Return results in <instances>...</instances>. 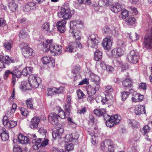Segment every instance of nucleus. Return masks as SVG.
<instances>
[{"mask_svg":"<svg viewBox=\"0 0 152 152\" xmlns=\"http://www.w3.org/2000/svg\"><path fill=\"white\" fill-rule=\"evenodd\" d=\"M53 40L50 39H46L42 43V50L47 52L50 51L53 55H59L62 53V46L61 45L53 43Z\"/></svg>","mask_w":152,"mask_h":152,"instance_id":"1","label":"nucleus"},{"mask_svg":"<svg viewBox=\"0 0 152 152\" xmlns=\"http://www.w3.org/2000/svg\"><path fill=\"white\" fill-rule=\"evenodd\" d=\"M103 115L106 126L110 127H113L114 125H116L118 124L121 119V117L117 115L110 116L107 114L106 113Z\"/></svg>","mask_w":152,"mask_h":152,"instance_id":"2","label":"nucleus"},{"mask_svg":"<svg viewBox=\"0 0 152 152\" xmlns=\"http://www.w3.org/2000/svg\"><path fill=\"white\" fill-rule=\"evenodd\" d=\"M74 13L73 10H70L69 4H66L61 7V11L58 13V15L59 18H62L66 20L70 18Z\"/></svg>","mask_w":152,"mask_h":152,"instance_id":"3","label":"nucleus"},{"mask_svg":"<svg viewBox=\"0 0 152 152\" xmlns=\"http://www.w3.org/2000/svg\"><path fill=\"white\" fill-rule=\"evenodd\" d=\"M101 148L105 152H113L114 150V145L110 140H106L101 143Z\"/></svg>","mask_w":152,"mask_h":152,"instance_id":"4","label":"nucleus"},{"mask_svg":"<svg viewBox=\"0 0 152 152\" xmlns=\"http://www.w3.org/2000/svg\"><path fill=\"white\" fill-rule=\"evenodd\" d=\"M99 41V38L96 34H91L88 37L87 41L88 46L91 48H96Z\"/></svg>","mask_w":152,"mask_h":152,"instance_id":"5","label":"nucleus"},{"mask_svg":"<svg viewBox=\"0 0 152 152\" xmlns=\"http://www.w3.org/2000/svg\"><path fill=\"white\" fill-rule=\"evenodd\" d=\"M41 81L40 78L36 75L32 74L29 76L28 82L32 88H38Z\"/></svg>","mask_w":152,"mask_h":152,"instance_id":"6","label":"nucleus"},{"mask_svg":"<svg viewBox=\"0 0 152 152\" xmlns=\"http://www.w3.org/2000/svg\"><path fill=\"white\" fill-rule=\"evenodd\" d=\"M127 58L129 62L133 64H136L140 58L138 51L134 50L131 51L128 55Z\"/></svg>","mask_w":152,"mask_h":152,"instance_id":"7","label":"nucleus"},{"mask_svg":"<svg viewBox=\"0 0 152 152\" xmlns=\"http://www.w3.org/2000/svg\"><path fill=\"white\" fill-rule=\"evenodd\" d=\"M143 44L147 49H152V27L151 32L146 34L144 37Z\"/></svg>","mask_w":152,"mask_h":152,"instance_id":"8","label":"nucleus"},{"mask_svg":"<svg viewBox=\"0 0 152 152\" xmlns=\"http://www.w3.org/2000/svg\"><path fill=\"white\" fill-rule=\"evenodd\" d=\"M3 123L6 127L9 128H13L16 126V121L12 120L9 121L8 118L7 116H4L2 119Z\"/></svg>","mask_w":152,"mask_h":152,"instance_id":"9","label":"nucleus"},{"mask_svg":"<svg viewBox=\"0 0 152 152\" xmlns=\"http://www.w3.org/2000/svg\"><path fill=\"white\" fill-rule=\"evenodd\" d=\"M77 47L80 49L82 48V45L79 42H72L66 48V50L67 52L72 53L74 52V50L76 51L75 49Z\"/></svg>","mask_w":152,"mask_h":152,"instance_id":"10","label":"nucleus"},{"mask_svg":"<svg viewBox=\"0 0 152 152\" xmlns=\"http://www.w3.org/2000/svg\"><path fill=\"white\" fill-rule=\"evenodd\" d=\"M37 7L38 6L35 3L28 2L23 7V10L26 12L35 10Z\"/></svg>","mask_w":152,"mask_h":152,"instance_id":"11","label":"nucleus"},{"mask_svg":"<svg viewBox=\"0 0 152 152\" xmlns=\"http://www.w3.org/2000/svg\"><path fill=\"white\" fill-rule=\"evenodd\" d=\"M64 90V88L62 87L59 88H48L47 89V94L48 96H52L54 94H59L62 92Z\"/></svg>","mask_w":152,"mask_h":152,"instance_id":"12","label":"nucleus"},{"mask_svg":"<svg viewBox=\"0 0 152 152\" xmlns=\"http://www.w3.org/2000/svg\"><path fill=\"white\" fill-rule=\"evenodd\" d=\"M79 136V134L77 133H76L67 135L65 137V139L67 140H68L69 141L72 142L75 144L76 145L78 143V139Z\"/></svg>","mask_w":152,"mask_h":152,"instance_id":"13","label":"nucleus"},{"mask_svg":"<svg viewBox=\"0 0 152 152\" xmlns=\"http://www.w3.org/2000/svg\"><path fill=\"white\" fill-rule=\"evenodd\" d=\"M71 96L69 95L67 96V100L64 103V108L65 112L68 113L66 114L69 116L71 110V104L70 102Z\"/></svg>","mask_w":152,"mask_h":152,"instance_id":"14","label":"nucleus"},{"mask_svg":"<svg viewBox=\"0 0 152 152\" xmlns=\"http://www.w3.org/2000/svg\"><path fill=\"white\" fill-rule=\"evenodd\" d=\"M100 87L93 85V86H88L86 88L87 94L88 95L94 96L96 91L99 90Z\"/></svg>","mask_w":152,"mask_h":152,"instance_id":"15","label":"nucleus"},{"mask_svg":"<svg viewBox=\"0 0 152 152\" xmlns=\"http://www.w3.org/2000/svg\"><path fill=\"white\" fill-rule=\"evenodd\" d=\"M59 119L57 113H52L48 116V120L51 124L53 125H56L58 122V119Z\"/></svg>","mask_w":152,"mask_h":152,"instance_id":"16","label":"nucleus"},{"mask_svg":"<svg viewBox=\"0 0 152 152\" xmlns=\"http://www.w3.org/2000/svg\"><path fill=\"white\" fill-rule=\"evenodd\" d=\"M70 28L69 32L72 34V35L76 40L80 39L81 37V34L80 32L77 30L76 28H75L74 27Z\"/></svg>","mask_w":152,"mask_h":152,"instance_id":"17","label":"nucleus"},{"mask_svg":"<svg viewBox=\"0 0 152 152\" xmlns=\"http://www.w3.org/2000/svg\"><path fill=\"white\" fill-rule=\"evenodd\" d=\"M66 22L65 20H62L61 21L58 22L56 25L58 31L61 33H63L65 30V25Z\"/></svg>","mask_w":152,"mask_h":152,"instance_id":"18","label":"nucleus"},{"mask_svg":"<svg viewBox=\"0 0 152 152\" xmlns=\"http://www.w3.org/2000/svg\"><path fill=\"white\" fill-rule=\"evenodd\" d=\"M42 61L44 64H50L53 66L55 65L54 60L50 56H45L43 57Z\"/></svg>","mask_w":152,"mask_h":152,"instance_id":"19","label":"nucleus"},{"mask_svg":"<svg viewBox=\"0 0 152 152\" xmlns=\"http://www.w3.org/2000/svg\"><path fill=\"white\" fill-rule=\"evenodd\" d=\"M40 119L39 117H34L31 119L29 124V127L31 129H34L38 127Z\"/></svg>","mask_w":152,"mask_h":152,"instance_id":"20","label":"nucleus"},{"mask_svg":"<svg viewBox=\"0 0 152 152\" xmlns=\"http://www.w3.org/2000/svg\"><path fill=\"white\" fill-rule=\"evenodd\" d=\"M124 53V50L121 48H115L111 51V53L113 56L115 57L121 56Z\"/></svg>","mask_w":152,"mask_h":152,"instance_id":"21","label":"nucleus"},{"mask_svg":"<svg viewBox=\"0 0 152 152\" xmlns=\"http://www.w3.org/2000/svg\"><path fill=\"white\" fill-rule=\"evenodd\" d=\"M54 28L53 25L50 26L49 23L46 22L44 23L42 26V30L43 31H45L47 32H52Z\"/></svg>","mask_w":152,"mask_h":152,"instance_id":"22","label":"nucleus"},{"mask_svg":"<svg viewBox=\"0 0 152 152\" xmlns=\"http://www.w3.org/2000/svg\"><path fill=\"white\" fill-rule=\"evenodd\" d=\"M112 42L110 38H105L103 41L102 45L105 49L109 50L112 46Z\"/></svg>","mask_w":152,"mask_h":152,"instance_id":"23","label":"nucleus"},{"mask_svg":"<svg viewBox=\"0 0 152 152\" xmlns=\"http://www.w3.org/2000/svg\"><path fill=\"white\" fill-rule=\"evenodd\" d=\"M33 50L30 48H26L22 50L23 55L26 58H31L33 55Z\"/></svg>","mask_w":152,"mask_h":152,"instance_id":"24","label":"nucleus"},{"mask_svg":"<svg viewBox=\"0 0 152 152\" xmlns=\"http://www.w3.org/2000/svg\"><path fill=\"white\" fill-rule=\"evenodd\" d=\"M18 142L22 144H26L30 143V141L28 138L23 135L22 134H20L18 137Z\"/></svg>","mask_w":152,"mask_h":152,"instance_id":"25","label":"nucleus"},{"mask_svg":"<svg viewBox=\"0 0 152 152\" xmlns=\"http://www.w3.org/2000/svg\"><path fill=\"white\" fill-rule=\"evenodd\" d=\"M90 77L93 83L96 85V86L100 87V78L98 75L94 74H91L90 75Z\"/></svg>","mask_w":152,"mask_h":152,"instance_id":"26","label":"nucleus"},{"mask_svg":"<svg viewBox=\"0 0 152 152\" xmlns=\"http://www.w3.org/2000/svg\"><path fill=\"white\" fill-rule=\"evenodd\" d=\"M63 131V129L62 128H60L54 131L52 134L53 138L54 139L56 138H61Z\"/></svg>","mask_w":152,"mask_h":152,"instance_id":"27","label":"nucleus"},{"mask_svg":"<svg viewBox=\"0 0 152 152\" xmlns=\"http://www.w3.org/2000/svg\"><path fill=\"white\" fill-rule=\"evenodd\" d=\"M134 112L137 115L145 113V106L144 105H140L137 107L134 110Z\"/></svg>","mask_w":152,"mask_h":152,"instance_id":"28","label":"nucleus"},{"mask_svg":"<svg viewBox=\"0 0 152 152\" xmlns=\"http://www.w3.org/2000/svg\"><path fill=\"white\" fill-rule=\"evenodd\" d=\"M33 139L32 140V143L33 144H37L38 145H41L43 141H44L45 139V137H44L37 138L36 136L34 134H33Z\"/></svg>","mask_w":152,"mask_h":152,"instance_id":"29","label":"nucleus"},{"mask_svg":"<svg viewBox=\"0 0 152 152\" xmlns=\"http://www.w3.org/2000/svg\"><path fill=\"white\" fill-rule=\"evenodd\" d=\"M110 8L113 12L117 13L121 10L122 7L121 5L118 3H117L114 5H111Z\"/></svg>","mask_w":152,"mask_h":152,"instance_id":"30","label":"nucleus"},{"mask_svg":"<svg viewBox=\"0 0 152 152\" xmlns=\"http://www.w3.org/2000/svg\"><path fill=\"white\" fill-rule=\"evenodd\" d=\"M33 71V68L31 67H26L22 70V74L23 76L30 75Z\"/></svg>","mask_w":152,"mask_h":152,"instance_id":"31","label":"nucleus"},{"mask_svg":"<svg viewBox=\"0 0 152 152\" xmlns=\"http://www.w3.org/2000/svg\"><path fill=\"white\" fill-rule=\"evenodd\" d=\"M2 59L4 63L7 64H10L14 62V59L13 58L9 57L8 56H2Z\"/></svg>","mask_w":152,"mask_h":152,"instance_id":"32","label":"nucleus"},{"mask_svg":"<svg viewBox=\"0 0 152 152\" xmlns=\"http://www.w3.org/2000/svg\"><path fill=\"white\" fill-rule=\"evenodd\" d=\"M56 109L58 110V113L57 114L59 118L64 119L66 117L64 111L62 110L61 107L59 106L56 107Z\"/></svg>","mask_w":152,"mask_h":152,"instance_id":"33","label":"nucleus"},{"mask_svg":"<svg viewBox=\"0 0 152 152\" xmlns=\"http://www.w3.org/2000/svg\"><path fill=\"white\" fill-rule=\"evenodd\" d=\"M94 113L97 116H100L103 115L104 114H105L106 113V111L104 109H96L94 111Z\"/></svg>","mask_w":152,"mask_h":152,"instance_id":"34","label":"nucleus"},{"mask_svg":"<svg viewBox=\"0 0 152 152\" xmlns=\"http://www.w3.org/2000/svg\"><path fill=\"white\" fill-rule=\"evenodd\" d=\"M122 85L124 88L131 87L132 86V82L130 79L126 78L122 81Z\"/></svg>","mask_w":152,"mask_h":152,"instance_id":"35","label":"nucleus"},{"mask_svg":"<svg viewBox=\"0 0 152 152\" xmlns=\"http://www.w3.org/2000/svg\"><path fill=\"white\" fill-rule=\"evenodd\" d=\"M48 139L45 140L44 141H43L41 145H38L37 144H33L34 145L32 146L34 150H37L41 146H45L48 144Z\"/></svg>","mask_w":152,"mask_h":152,"instance_id":"36","label":"nucleus"},{"mask_svg":"<svg viewBox=\"0 0 152 152\" xmlns=\"http://www.w3.org/2000/svg\"><path fill=\"white\" fill-rule=\"evenodd\" d=\"M102 58V53L98 50H96L94 53V58L96 61H98Z\"/></svg>","mask_w":152,"mask_h":152,"instance_id":"37","label":"nucleus"},{"mask_svg":"<svg viewBox=\"0 0 152 152\" xmlns=\"http://www.w3.org/2000/svg\"><path fill=\"white\" fill-rule=\"evenodd\" d=\"M68 140L65 139V142H66L65 144V149L68 151H69L72 150L74 148V146L71 143L67 142Z\"/></svg>","mask_w":152,"mask_h":152,"instance_id":"38","label":"nucleus"},{"mask_svg":"<svg viewBox=\"0 0 152 152\" xmlns=\"http://www.w3.org/2000/svg\"><path fill=\"white\" fill-rule=\"evenodd\" d=\"M8 7L11 11L14 12L16 10L18 7V5L12 1H11L9 3Z\"/></svg>","mask_w":152,"mask_h":152,"instance_id":"39","label":"nucleus"},{"mask_svg":"<svg viewBox=\"0 0 152 152\" xmlns=\"http://www.w3.org/2000/svg\"><path fill=\"white\" fill-rule=\"evenodd\" d=\"M3 46L7 50H10L12 48V42L11 41L5 42L3 44Z\"/></svg>","mask_w":152,"mask_h":152,"instance_id":"40","label":"nucleus"},{"mask_svg":"<svg viewBox=\"0 0 152 152\" xmlns=\"http://www.w3.org/2000/svg\"><path fill=\"white\" fill-rule=\"evenodd\" d=\"M83 23L80 20H75L73 21L72 22L70 23V28H76V26L77 25H82Z\"/></svg>","mask_w":152,"mask_h":152,"instance_id":"41","label":"nucleus"},{"mask_svg":"<svg viewBox=\"0 0 152 152\" xmlns=\"http://www.w3.org/2000/svg\"><path fill=\"white\" fill-rule=\"evenodd\" d=\"M12 76L17 78L20 77L22 74V72L19 71L17 69H15L12 71Z\"/></svg>","mask_w":152,"mask_h":152,"instance_id":"42","label":"nucleus"},{"mask_svg":"<svg viewBox=\"0 0 152 152\" xmlns=\"http://www.w3.org/2000/svg\"><path fill=\"white\" fill-rule=\"evenodd\" d=\"M113 0H100L99 2L104 6L110 5L113 2Z\"/></svg>","mask_w":152,"mask_h":152,"instance_id":"43","label":"nucleus"},{"mask_svg":"<svg viewBox=\"0 0 152 152\" xmlns=\"http://www.w3.org/2000/svg\"><path fill=\"white\" fill-rule=\"evenodd\" d=\"M150 129V127L148 125H146L144 126L143 128L140 129V131L141 132L142 134L145 135L148 133Z\"/></svg>","mask_w":152,"mask_h":152,"instance_id":"44","label":"nucleus"},{"mask_svg":"<svg viewBox=\"0 0 152 152\" xmlns=\"http://www.w3.org/2000/svg\"><path fill=\"white\" fill-rule=\"evenodd\" d=\"M136 21L135 18L132 17H129L126 20L127 24L128 25H132L134 24Z\"/></svg>","mask_w":152,"mask_h":152,"instance_id":"45","label":"nucleus"},{"mask_svg":"<svg viewBox=\"0 0 152 152\" xmlns=\"http://www.w3.org/2000/svg\"><path fill=\"white\" fill-rule=\"evenodd\" d=\"M128 11L126 10H122L121 14L119 15V17L123 19H124L128 17Z\"/></svg>","mask_w":152,"mask_h":152,"instance_id":"46","label":"nucleus"},{"mask_svg":"<svg viewBox=\"0 0 152 152\" xmlns=\"http://www.w3.org/2000/svg\"><path fill=\"white\" fill-rule=\"evenodd\" d=\"M98 98H99L101 100V102L103 104H108L109 103V99H108L107 97H103L100 96L96 97V100Z\"/></svg>","mask_w":152,"mask_h":152,"instance_id":"47","label":"nucleus"},{"mask_svg":"<svg viewBox=\"0 0 152 152\" xmlns=\"http://www.w3.org/2000/svg\"><path fill=\"white\" fill-rule=\"evenodd\" d=\"M77 93L79 99H83L86 97V95L80 89L78 90Z\"/></svg>","mask_w":152,"mask_h":152,"instance_id":"48","label":"nucleus"},{"mask_svg":"<svg viewBox=\"0 0 152 152\" xmlns=\"http://www.w3.org/2000/svg\"><path fill=\"white\" fill-rule=\"evenodd\" d=\"M22 86L23 88L29 90L30 87H31L29 82L28 83L27 81H24L22 82L21 83Z\"/></svg>","mask_w":152,"mask_h":152,"instance_id":"49","label":"nucleus"},{"mask_svg":"<svg viewBox=\"0 0 152 152\" xmlns=\"http://www.w3.org/2000/svg\"><path fill=\"white\" fill-rule=\"evenodd\" d=\"M27 33L24 29L21 30L19 34V37L20 38H24L27 35Z\"/></svg>","mask_w":152,"mask_h":152,"instance_id":"50","label":"nucleus"},{"mask_svg":"<svg viewBox=\"0 0 152 152\" xmlns=\"http://www.w3.org/2000/svg\"><path fill=\"white\" fill-rule=\"evenodd\" d=\"M10 74L12 75V71L9 70H6L3 75L4 79L5 80H7L9 75Z\"/></svg>","mask_w":152,"mask_h":152,"instance_id":"51","label":"nucleus"},{"mask_svg":"<svg viewBox=\"0 0 152 152\" xmlns=\"http://www.w3.org/2000/svg\"><path fill=\"white\" fill-rule=\"evenodd\" d=\"M1 137L2 140L3 141L7 140L9 138L8 132V131L5 132L4 134H1L0 136Z\"/></svg>","mask_w":152,"mask_h":152,"instance_id":"52","label":"nucleus"},{"mask_svg":"<svg viewBox=\"0 0 152 152\" xmlns=\"http://www.w3.org/2000/svg\"><path fill=\"white\" fill-rule=\"evenodd\" d=\"M26 102L27 107L28 108L32 109L33 108V105L31 101V99H28L26 100Z\"/></svg>","mask_w":152,"mask_h":152,"instance_id":"53","label":"nucleus"},{"mask_svg":"<svg viewBox=\"0 0 152 152\" xmlns=\"http://www.w3.org/2000/svg\"><path fill=\"white\" fill-rule=\"evenodd\" d=\"M20 111L21 114L25 116H26L28 115V113L27 109H25L23 107L20 108Z\"/></svg>","mask_w":152,"mask_h":152,"instance_id":"54","label":"nucleus"},{"mask_svg":"<svg viewBox=\"0 0 152 152\" xmlns=\"http://www.w3.org/2000/svg\"><path fill=\"white\" fill-rule=\"evenodd\" d=\"M129 36V38L132 41L137 40L139 38V35L136 33H135L133 36H131L130 34H128Z\"/></svg>","mask_w":152,"mask_h":152,"instance_id":"55","label":"nucleus"},{"mask_svg":"<svg viewBox=\"0 0 152 152\" xmlns=\"http://www.w3.org/2000/svg\"><path fill=\"white\" fill-rule=\"evenodd\" d=\"M129 92L127 91H124L122 93V99L123 101L125 100L129 95Z\"/></svg>","mask_w":152,"mask_h":152,"instance_id":"56","label":"nucleus"},{"mask_svg":"<svg viewBox=\"0 0 152 152\" xmlns=\"http://www.w3.org/2000/svg\"><path fill=\"white\" fill-rule=\"evenodd\" d=\"M38 132L40 134L42 135L43 136V137H45L47 132V130L46 129H44L43 128H41L39 130Z\"/></svg>","mask_w":152,"mask_h":152,"instance_id":"57","label":"nucleus"},{"mask_svg":"<svg viewBox=\"0 0 152 152\" xmlns=\"http://www.w3.org/2000/svg\"><path fill=\"white\" fill-rule=\"evenodd\" d=\"M132 99L133 102H139V93H136L132 97Z\"/></svg>","mask_w":152,"mask_h":152,"instance_id":"58","label":"nucleus"},{"mask_svg":"<svg viewBox=\"0 0 152 152\" xmlns=\"http://www.w3.org/2000/svg\"><path fill=\"white\" fill-rule=\"evenodd\" d=\"M20 47L22 51L23 49H25L26 48H29L28 47L27 44L24 42H23L20 43Z\"/></svg>","mask_w":152,"mask_h":152,"instance_id":"59","label":"nucleus"},{"mask_svg":"<svg viewBox=\"0 0 152 152\" xmlns=\"http://www.w3.org/2000/svg\"><path fill=\"white\" fill-rule=\"evenodd\" d=\"M105 91L109 93L113 91V89L111 86H108L105 88Z\"/></svg>","mask_w":152,"mask_h":152,"instance_id":"60","label":"nucleus"},{"mask_svg":"<svg viewBox=\"0 0 152 152\" xmlns=\"http://www.w3.org/2000/svg\"><path fill=\"white\" fill-rule=\"evenodd\" d=\"M6 21L3 18L0 19V29L4 27L6 25Z\"/></svg>","mask_w":152,"mask_h":152,"instance_id":"61","label":"nucleus"},{"mask_svg":"<svg viewBox=\"0 0 152 152\" xmlns=\"http://www.w3.org/2000/svg\"><path fill=\"white\" fill-rule=\"evenodd\" d=\"M100 66L103 70H105L107 65L104 61H102L100 62Z\"/></svg>","mask_w":152,"mask_h":152,"instance_id":"62","label":"nucleus"},{"mask_svg":"<svg viewBox=\"0 0 152 152\" xmlns=\"http://www.w3.org/2000/svg\"><path fill=\"white\" fill-rule=\"evenodd\" d=\"M139 87L140 88L143 90H146V85L145 83H142L139 85Z\"/></svg>","mask_w":152,"mask_h":152,"instance_id":"63","label":"nucleus"},{"mask_svg":"<svg viewBox=\"0 0 152 152\" xmlns=\"http://www.w3.org/2000/svg\"><path fill=\"white\" fill-rule=\"evenodd\" d=\"M22 150L19 146L15 147L13 148V152H21Z\"/></svg>","mask_w":152,"mask_h":152,"instance_id":"64","label":"nucleus"}]
</instances>
